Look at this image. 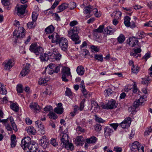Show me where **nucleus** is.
<instances>
[{
	"label": "nucleus",
	"mask_w": 152,
	"mask_h": 152,
	"mask_svg": "<svg viewBox=\"0 0 152 152\" xmlns=\"http://www.w3.org/2000/svg\"><path fill=\"white\" fill-rule=\"evenodd\" d=\"M21 146L23 149L27 148L31 152H36L38 148L37 143L31 142V139L29 137H25L22 140Z\"/></svg>",
	"instance_id": "obj_1"
},
{
	"label": "nucleus",
	"mask_w": 152,
	"mask_h": 152,
	"mask_svg": "<svg viewBox=\"0 0 152 152\" xmlns=\"http://www.w3.org/2000/svg\"><path fill=\"white\" fill-rule=\"evenodd\" d=\"M80 29L79 27L74 26L72 28H71L70 30L68 31V36L73 41L75 42V44H79L80 42L79 37L78 36Z\"/></svg>",
	"instance_id": "obj_2"
},
{
	"label": "nucleus",
	"mask_w": 152,
	"mask_h": 152,
	"mask_svg": "<svg viewBox=\"0 0 152 152\" xmlns=\"http://www.w3.org/2000/svg\"><path fill=\"white\" fill-rule=\"evenodd\" d=\"M29 50L36 55H40L43 52V49L41 47L37 46V44H33L30 46Z\"/></svg>",
	"instance_id": "obj_3"
},
{
	"label": "nucleus",
	"mask_w": 152,
	"mask_h": 152,
	"mask_svg": "<svg viewBox=\"0 0 152 152\" xmlns=\"http://www.w3.org/2000/svg\"><path fill=\"white\" fill-rule=\"evenodd\" d=\"M70 70V69L68 67H63L61 72L62 75L61 78L63 81L66 82L68 81L69 80L66 78L69 76H71Z\"/></svg>",
	"instance_id": "obj_4"
},
{
	"label": "nucleus",
	"mask_w": 152,
	"mask_h": 152,
	"mask_svg": "<svg viewBox=\"0 0 152 152\" xmlns=\"http://www.w3.org/2000/svg\"><path fill=\"white\" fill-rule=\"evenodd\" d=\"M61 50L64 51H66L67 50L68 45V42L67 39L64 37L60 38L59 42L58 43Z\"/></svg>",
	"instance_id": "obj_5"
},
{
	"label": "nucleus",
	"mask_w": 152,
	"mask_h": 152,
	"mask_svg": "<svg viewBox=\"0 0 152 152\" xmlns=\"http://www.w3.org/2000/svg\"><path fill=\"white\" fill-rule=\"evenodd\" d=\"M130 148L133 151H138L139 152H144V147L140 145L137 141H135L133 143Z\"/></svg>",
	"instance_id": "obj_6"
},
{
	"label": "nucleus",
	"mask_w": 152,
	"mask_h": 152,
	"mask_svg": "<svg viewBox=\"0 0 152 152\" xmlns=\"http://www.w3.org/2000/svg\"><path fill=\"white\" fill-rule=\"evenodd\" d=\"M117 104L115 101L113 99H111L108 103L102 105V107L104 109H112L115 108Z\"/></svg>",
	"instance_id": "obj_7"
},
{
	"label": "nucleus",
	"mask_w": 152,
	"mask_h": 152,
	"mask_svg": "<svg viewBox=\"0 0 152 152\" xmlns=\"http://www.w3.org/2000/svg\"><path fill=\"white\" fill-rule=\"evenodd\" d=\"M3 64L5 70L9 71L10 69L14 65V63L12 60L8 59L5 61L3 63Z\"/></svg>",
	"instance_id": "obj_8"
},
{
	"label": "nucleus",
	"mask_w": 152,
	"mask_h": 152,
	"mask_svg": "<svg viewBox=\"0 0 152 152\" xmlns=\"http://www.w3.org/2000/svg\"><path fill=\"white\" fill-rule=\"evenodd\" d=\"M61 144H63L62 146L67 148V145L69 144L68 136L66 133H61L60 134Z\"/></svg>",
	"instance_id": "obj_9"
},
{
	"label": "nucleus",
	"mask_w": 152,
	"mask_h": 152,
	"mask_svg": "<svg viewBox=\"0 0 152 152\" xmlns=\"http://www.w3.org/2000/svg\"><path fill=\"white\" fill-rule=\"evenodd\" d=\"M48 38L49 39H52L53 43H56V44L59 43L60 39L59 36L56 33H54L52 34L49 35Z\"/></svg>",
	"instance_id": "obj_10"
},
{
	"label": "nucleus",
	"mask_w": 152,
	"mask_h": 152,
	"mask_svg": "<svg viewBox=\"0 0 152 152\" xmlns=\"http://www.w3.org/2000/svg\"><path fill=\"white\" fill-rule=\"evenodd\" d=\"M39 143L41 146L44 149L46 148L49 145V142L46 137L45 136H43L42 137L39 141Z\"/></svg>",
	"instance_id": "obj_11"
},
{
	"label": "nucleus",
	"mask_w": 152,
	"mask_h": 152,
	"mask_svg": "<svg viewBox=\"0 0 152 152\" xmlns=\"http://www.w3.org/2000/svg\"><path fill=\"white\" fill-rule=\"evenodd\" d=\"M138 40L135 37H131L129 38L127 41V43L132 47H134L137 44Z\"/></svg>",
	"instance_id": "obj_12"
},
{
	"label": "nucleus",
	"mask_w": 152,
	"mask_h": 152,
	"mask_svg": "<svg viewBox=\"0 0 152 152\" xmlns=\"http://www.w3.org/2000/svg\"><path fill=\"white\" fill-rule=\"evenodd\" d=\"M131 122V118L129 117L125 119L122 122L120 125L123 128L129 127Z\"/></svg>",
	"instance_id": "obj_13"
},
{
	"label": "nucleus",
	"mask_w": 152,
	"mask_h": 152,
	"mask_svg": "<svg viewBox=\"0 0 152 152\" xmlns=\"http://www.w3.org/2000/svg\"><path fill=\"white\" fill-rule=\"evenodd\" d=\"M27 7L26 4L21 5L20 6L17 7V13L18 15H23L25 12L26 8Z\"/></svg>",
	"instance_id": "obj_14"
},
{
	"label": "nucleus",
	"mask_w": 152,
	"mask_h": 152,
	"mask_svg": "<svg viewBox=\"0 0 152 152\" xmlns=\"http://www.w3.org/2000/svg\"><path fill=\"white\" fill-rule=\"evenodd\" d=\"M104 136L106 138L110 136L113 132V130L111 127L107 126L104 129Z\"/></svg>",
	"instance_id": "obj_15"
},
{
	"label": "nucleus",
	"mask_w": 152,
	"mask_h": 152,
	"mask_svg": "<svg viewBox=\"0 0 152 152\" xmlns=\"http://www.w3.org/2000/svg\"><path fill=\"white\" fill-rule=\"evenodd\" d=\"M141 51V49L140 48L133 49L130 52V55L133 56L135 58H137L138 56H140V55L139 53Z\"/></svg>",
	"instance_id": "obj_16"
},
{
	"label": "nucleus",
	"mask_w": 152,
	"mask_h": 152,
	"mask_svg": "<svg viewBox=\"0 0 152 152\" xmlns=\"http://www.w3.org/2000/svg\"><path fill=\"white\" fill-rule=\"evenodd\" d=\"M30 65L29 64H27L20 72V75L22 76H24L27 75L30 71Z\"/></svg>",
	"instance_id": "obj_17"
},
{
	"label": "nucleus",
	"mask_w": 152,
	"mask_h": 152,
	"mask_svg": "<svg viewBox=\"0 0 152 152\" xmlns=\"http://www.w3.org/2000/svg\"><path fill=\"white\" fill-rule=\"evenodd\" d=\"M35 123L36 126L39 129V131H40L41 134H45V130L43 124L40 121H36Z\"/></svg>",
	"instance_id": "obj_18"
},
{
	"label": "nucleus",
	"mask_w": 152,
	"mask_h": 152,
	"mask_svg": "<svg viewBox=\"0 0 152 152\" xmlns=\"http://www.w3.org/2000/svg\"><path fill=\"white\" fill-rule=\"evenodd\" d=\"M25 30L23 27H20L18 28L17 31L18 35L17 37L18 38H23L25 36Z\"/></svg>",
	"instance_id": "obj_19"
},
{
	"label": "nucleus",
	"mask_w": 152,
	"mask_h": 152,
	"mask_svg": "<svg viewBox=\"0 0 152 152\" xmlns=\"http://www.w3.org/2000/svg\"><path fill=\"white\" fill-rule=\"evenodd\" d=\"M62 104L61 103H59L57 107L54 109V111L57 114H61L63 112L64 109L62 106Z\"/></svg>",
	"instance_id": "obj_20"
},
{
	"label": "nucleus",
	"mask_w": 152,
	"mask_h": 152,
	"mask_svg": "<svg viewBox=\"0 0 152 152\" xmlns=\"http://www.w3.org/2000/svg\"><path fill=\"white\" fill-rule=\"evenodd\" d=\"M91 109L94 108L93 110L94 112L96 113L99 110L100 107L96 102L94 101H92L91 102Z\"/></svg>",
	"instance_id": "obj_21"
},
{
	"label": "nucleus",
	"mask_w": 152,
	"mask_h": 152,
	"mask_svg": "<svg viewBox=\"0 0 152 152\" xmlns=\"http://www.w3.org/2000/svg\"><path fill=\"white\" fill-rule=\"evenodd\" d=\"M57 51V50L56 48H54L52 50H49L47 52L46 54L48 56V59L49 58L53 59V57L54 56L55 53H56V52Z\"/></svg>",
	"instance_id": "obj_22"
},
{
	"label": "nucleus",
	"mask_w": 152,
	"mask_h": 152,
	"mask_svg": "<svg viewBox=\"0 0 152 152\" xmlns=\"http://www.w3.org/2000/svg\"><path fill=\"white\" fill-rule=\"evenodd\" d=\"M97 140V138L94 136H92L86 140V142L88 144H94Z\"/></svg>",
	"instance_id": "obj_23"
},
{
	"label": "nucleus",
	"mask_w": 152,
	"mask_h": 152,
	"mask_svg": "<svg viewBox=\"0 0 152 152\" xmlns=\"http://www.w3.org/2000/svg\"><path fill=\"white\" fill-rule=\"evenodd\" d=\"M83 12L85 14H87L90 13L94 10V8L92 6L89 5L86 6L83 9Z\"/></svg>",
	"instance_id": "obj_24"
},
{
	"label": "nucleus",
	"mask_w": 152,
	"mask_h": 152,
	"mask_svg": "<svg viewBox=\"0 0 152 152\" xmlns=\"http://www.w3.org/2000/svg\"><path fill=\"white\" fill-rule=\"evenodd\" d=\"M121 15V11L119 10L114 11L111 14V16L114 18L119 19Z\"/></svg>",
	"instance_id": "obj_25"
},
{
	"label": "nucleus",
	"mask_w": 152,
	"mask_h": 152,
	"mask_svg": "<svg viewBox=\"0 0 152 152\" xmlns=\"http://www.w3.org/2000/svg\"><path fill=\"white\" fill-rule=\"evenodd\" d=\"M68 7V4L66 3H63L58 6L57 8V12L59 13L66 9Z\"/></svg>",
	"instance_id": "obj_26"
},
{
	"label": "nucleus",
	"mask_w": 152,
	"mask_h": 152,
	"mask_svg": "<svg viewBox=\"0 0 152 152\" xmlns=\"http://www.w3.org/2000/svg\"><path fill=\"white\" fill-rule=\"evenodd\" d=\"M29 107L31 110L35 111H39L40 109V107L36 103H31Z\"/></svg>",
	"instance_id": "obj_27"
},
{
	"label": "nucleus",
	"mask_w": 152,
	"mask_h": 152,
	"mask_svg": "<svg viewBox=\"0 0 152 152\" xmlns=\"http://www.w3.org/2000/svg\"><path fill=\"white\" fill-rule=\"evenodd\" d=\"M116 30L115 28H113L110 26H107L105 29V31L107 34H113L114 32Z\"/></svg>",
	"instance_id": "obj_28"
},
{
	"label": "nucleus",
	"mask_w": 152,
	"mask_h": 152,
	"mask_svg": "<svg viewBox=\"0 0 152 152\" xmlns=\"http://www.w3.org/2000/svg\"><path fill=\"white\" fill-rule=\"evenodd\" d=\"M27 132L30 134H35L36 133V130L34 128L31 126H29L26 129Z\"/></svg>",
	"instance_id": "obj_29"
},
{
	"label": "nucleus",
	"mask_w": 152,
	"mask_h": 152,
	"mask_svg": "<svg viewBox=\"0 0 152 152\" xmlns=\"http://www.w3.org/2000/svg\"><path fill=\"white\" fill-rule=\"evenodd\" d=\"M54 64H50L47 67L46 69L49 70L48 73L50 75H52L54 73H55L54 69Z\"/></svg>",
	"instance_id": "obj_30"
},
{
	"label": "nucleus",
	"mask_w": 152,
	"mask_h": 152,
	"mask_svg": "<svg viewBox=\"0 0 152 152\" xmlns=\"http://www.w3.org/2000/svg\"><path fill=\"white\" fill-rule=\"evenodd\" d=\"M1 1L3 5L7 7V10H9L11 7L10 3L9 0H1Z\"/></svg>",
	"instance_id": "obj_31"
},
{
	"label": "nucleus",
	"mask_w": 152,
	"mask_h": 152,
	"mask_svg": "<svg viewBox=\"0 0 152 152\" xmlns=\"http://www.w3.org/2000/svg\"><path fill=\"white\" fill-rule=\"evenodd\" d=\"M80 87L81 88V90L82 91L84 96L85 97H86V95L87 94V92L85 88L84 83L83 80L81 81L80 83Z\"/></svg>",
	"instance_id": "obj_32"
},
{
	"label": "nucleus",
	"mask_w": 152,
	"mask_h": 152,
	"mask_svg": "<svg viewBox=\"0 0 152 152\" xmlns=\"http://www.w3.org/2000/svg\"><path fill=\"white\" fill-rule=\"evenodd\" d=\"M10 121L11 123V125L12 126L13 129L15 131L17 132L18 131V129L17 128L16 125L15 124L13 118L12 117H10Z\"/></svg>",
	"instance_id": "obj_33"
},
{
	"label": "nucleus",
	"mask_w": 152,
	"mask_h": 152,
	"mask_svg": "<svg viewBox=\"0 0 152 152\" xmlns=\"http://www.w3.org/2000/svg\"><path fill=\"white\" fill-rule=\"evenodd\" d=\"M136 38L137 39H140L144 38L145 36V33L142 31H139L136 34Z\"/></svg>",
	"instance_id": "obj_34"
},
{
	"label": "nucleus",
	"mask_w": 152,
	"mask_h": 152,
	"mask_svg": "<svg viewBox=\"0 0 152 152\" xmlns=\"http://www.w3.org/2000/svg\"><path fill=\"white\" fill-rule=\"evenodd\" d=\"M76 71L79 75H82L84 74L85 70L83 66H79L77 67Z\"/></svg>",
	"instance_id": "obj_35"
},
{
	"label": "nucleus",
	"mask_w": 152,
	"mask_h": 152,
	"mask_svg": "<svg viewBox=\"0 0 152 152\" xmlns=\"http://www.w3.org/2000/svg\"><path fill=\"white\" fill-rule=\"evenodd\" d=\"M54 30V27L53 26L51 25L45 29V32L47 34H49L52 33Z\"/></svg>",
	"instance_id": "obj_36"
},
{
	"label": "nucleus",
	"mask_w": 152,
	"mask_h": 152,
	"mask_svg": "<svg viewBox=\"0 0 152 152\" xmlns=\"http://www.w3.org/2000/svg\"><path fill=\"white\" fill-rule=\"evenodd\" d=\"M85 102V99H83L81 102L80 107H78L76 105L75 106L76 107L78 111L79 110L81 111L83 110L84 107V104Z\"/></svg>",
	"instance_id": "obj_37"
},
{
	"label": "nucleus",
	"mask_w": 152,
	"mask_h": 152,
	"mask_svg": "<svg viewBox=\"0 0 152 152\" xmlns=\"http://www.w3.org/2000/svg\"><path fill=\"white\" fill-rule=\"evenodd\" d=\"M130 20V18L128 16H126L124 18V23L126 26L129 27L131 26Z\"/></svg>",
	"instance_id": "obj_38"
},
{
	"label": "nucleus",
	"mask_w": 152,
	"mask_h": 152,
	"mask_svg": "<svg viewBox=\"0 0 152 152\" xmlns=\"http://www.w3.org/2000/svg\"><path fill=\"white\" fill-rule=\"evenodd\" d=\"M83 138L82 136L77 137L76 138V142L78 145H82L83 144Z\"/></svg>",
	"instance_id": "obj_39"
},
{
	"label": "nucleus",
	"mask_w": 152,
	"mask_h": 152,
	"mask_svg": "<svg viewBox=\"0 0 152 152\" xmlns=\"http://www.w3.org/2000/svg\"><path fill=\"white\" fill-rule=\"evenodd\" d=\"M125 40V37L122 34H121L117 38L118 42L120 43H123L124 41Z\"/></svg>",
	"instance_id": "obj_40"
},
{
	"label": "nucleus",
	"mask_w": 152,
	"mask_h": 152,
	"mask_svg": "<svg viewBox=\"0 0 152 152\" xmlns=\"http://www.w3.org/2000/svg\"><path fill=\"white\" fill-rule=\"evenodd\" d=\"M39 58L41 61H48L49 59L47 55L45 53L42 55L41 54Z\"/></svg>",
	"instance_id": "obj_41"
},
{
	"label": "nucleus",
	"mask_w": 152,
	"mask_h": 152,
	"mask_svg": "<svg viewBox=\"0 0 152 152\" xmlns=\"http://www.w3.org/2000/svg\"><path fill=\"white\" fill-rule=\"evenodd\" d=\"M4 113L2 110H0V122L3 123H6L8 120V118L6 119L1 120V118H3Z\"/></svg>",
	"instance_id": "obj_42"
},
{
	"label": "nucleus",
	"mask_w": 152,
	"mask_h": 152,
	"mask_svg": "<svg viewBox=\"0 0 152 152\" xmlns=\"http://www.w3.org/2000/svg\"><path fill=\"white\" fill-rule=\"evenodd\" d=\"M10 107L12 110L16 112L18 111L19 110L18 107L15 103H13L11 104Z\"/></svg>",
	"instance_id": "obj_43"
},
{
	"label": "nucleus",
	"mask_w": 152,
	"mask_h": 152,
	"mask_svg": "<svg viewBox=\"0 0 152 152\" xmlns=\"http://www.w3.org/2000/svg\"><path fill=\"white\" fill-rule=\"evenodd\" d=\"M104 28V25H103L100 26L99 28L96 29L94 30L95 32L97 33H102L103 31V30Z\"/></svg>",
	"instance_id": "obj_44"
},
{
	"label": "nucleus",
	"mask_w": 152,
	"mask_h": 152,
	"mask_svg": "<svg viewBox=\"0 0 152 152\" xmlns=\"http://www.w3.org/2000/svg\"><path fill=\"white\" fill-rule=\"evenodd\" d=\"M57 52H56V53H55L53 59H55L56 61H59L60 60L61 58V55L59 53H57Z\"/></svg>",
	"instance_id": "obj_45"
},
{
	"label": "nucleus",
	"mask_w": 152,
	"mask_h": 152,
	"mask_svg": "<svg viewBox=\"0 0 152 152\" xmlns=\"http://www.w3.org/2000/svg\"><path fill=\"white\" fill-rule=\"evenodd\" d=\"M139 67L137 66L135 67L134 65H133L132 68V71L134 73L136 74L139 71Z\"/></svg>",
	"instance_id": "obj_46"
},
{
	"label": "nucleus",
	"mask_w": 152,
	"mask_h": 152,
	"mask_svg": "<svg viewBox=\"0 0 152 152\" xmlns=\"http://www.w3.org/2000/svg\"><path fill=\"white\" fill-rule=\"evenodd\" d=\"M104 94L106 96H111L113 93L112 90L110 89L105 90L104 91Z\"/></svg>",
	"instance_id": "obj_47"
},
{
	"label": "nucleus",
	"mask_w": 152,
	"mask_h": 152,
	"mask_svg": "<svg viewBox=\"0 0 152 152\" xmlns=\"http://www.w3.org/2000/svg\"><path fill=\"white\" fill-rule=\"evenodd\" d=\"M35 21H32V22H29L27 24L28 27L29 28H34L35 26Z\"/></svg>",
	"instance_id": "obj_48"
},
{
	"label": "nucleus",
	"mask_w": 152,
	"mask_h": 152,
	"mask_svg": "<svg viewBox=\"0 0 152 152\" xmlns=\"http://www.w3.org/2000/svg\"><path fill=\"white\" fill-rule=\"evenodd\" d=\"M48 80L45 78H41L39 81V84L40 85H44L47 83Z\"/></svg>",
	"instance_id": "obj_49"
},
{
	"label": "nucleus",
	"mask_w": 152,
	"mask_h": 152,
	"mask_svg": "<svg viewBox=\"0 0 152 152\" xmlns=\"http://www.w3.org/2000/svg\"><path fill=\"white\" fill-rule=\"evenodd\" d=\"M38 14L35 12H32V21H36L38 17Z\"/></svg>",
	"instance_id": "obj_50"
},
{
	"label": "nucleus",
	"mask_w": 152,
	"mask_h": 152,
	"mask_svg": "<svg viewBox=\"0 0 152 152\" xmlns=\"http://www.w3.org/2000/svg\"><path fill=\"white\" fill-rule=\"evenodd\" d=\"M48 115L50 118L53 119H55L57 118L56 115L53 112H50Z\"/></svg>",
	"instance_id": "obj_51"
},
{
	"label": "nucleus",
	"mask_w": 152,
	"mask_h": 152,
	"mask_svg": "<svg viewBox=\"0 0 152 152\" xmlns=\"http://www.w3.org/2000/svg\"><path fill=\"white\" fill-rule=\"evenodd\" d=\"M17 90L18 93H20L23 92L22 86L21 84H19L17 85Z\"/></svg>",
	"instance_id": "obj_52"
},
{
	"label": "nucleus",
	"mask_w": 152,
	"mask_h": 152,
	"mask_svg": "<svg viewBox=\"0 0 152 152\" xmlns=\"http://www.w3.org/2000/svg\"><path fill=\"white\" fill-rule=\"evenodd\" d=\"M54 69L55 73H58L60 71L61 66L60 65H56L54 64Z\"/></svg>",
	"instance_id": "obj_53"
},
{
	"label": "nucleus",
	"mask_w": 152,
	"mask_h": 152,
	"mask_svg": "<svg viewBox=\"0 0 152 152\" xmlns=\"http://www.w3.org/2000/svg\"><path fill=\"white\" fill-rule=\"evenodd\" d=\"M95 118L96 121L99 123H103L104 121V120L98 117L97 115H95Z\"/></svg>",
	"instance_id": "obj_54"
},
{
	"label": "nucleus",
	"mask_w": 152,
	"mask_h": 152,
	"mask_svg": "<svg viewBox=\"0 0 152 152\" xmlns=\"http://www.w3.org/2000/svg\"><path fill=\"white\" fill-rule=\"evenodd\" d=\"M140 101L139 99H136L134 102L133 106L135 107H138L140 104Z\"/></svg>",
	"instance_id": "obj_55"
},
{
	"label": "nucleus",
	"mask_w": 152,
	"mask_h": 152,
	"mask_svg": "<svg viewBox=\"0 0 152 152\" xmlns=\"http://www.w3.org/2000/svg\"><path fill=\"white\" fill-rule=\"evenodd\" d=\"M152 132V127H150L147 129L144 132V135L145 136H148Z\"/></svg>",
	"instance_id": "obj_56"
},
{
	"label": "nucleus",
	"mask_w": 152,
	"mask_h": 152,
	"mask_svg": "<svg viewBox=\"0 0 152 152\" xmlns=\"http://www.w3.org/2000/svg\"><path fill=\"white\" fill-rule=\"evenodd\" d=\"M95 58L98 61H102L103 60V58L102 55H96L94 56Z\"/></svg>",
	"instance_id": "obj_57"
},
{
	"label": "nucleus",
	"mask_w": 152,
	"mask_h": 152,
	"mask_svg": "<svg viewBox=\"0 0 152 152\" xmlns=\"http://www.w3.org/2000/svg\"><path fill=\"white\" fill-rule=\"evenodd\" d=\"M77 113H78V110L75 106L73 112H71L70 115L71 116L73 117Z\"/></svg>",
	"instance_id": "obj_58"
},
{
	"label": "nucleus",
	"mask_w": 152,
	"mask_h": 152,
	"mask_svg": "<svg viewBox=\"0 0 152 152\" xmlns=\"http://www.w3.org/2000/svg\"><path fill=\"white\" fill-rule=\"evenodd\" d=\"M50 143L54 146H56L58 145L55 139H52L50 140Z\"/></svg>",
	"instance_id": "obj_59"
},
{
	"label": "nucleus",
	"mask_w": 152,
	"mask_h": 152,
	"mask_svg": "<svg viewBox=\"0 0 152 152\" xmlns=\"http://www.w3.org/2000/svg\"><path fill=\"white\" fill-rule=\"evenodd\" d=\"M122 149L121 148L118 147L117 146L115 147L114 148L113 151L115 152H121Z\"/></svg>",
	"instance_id": "obj_60"
},
{
	"label": "nucleus",
	"mask_w": 152,
	"mask_h": 152,
	"mask_svg": "<svg viewBox=\"0 0 152 152\" xmlns=\"http://www.w3.org/2000/svg\"><path fill=\"white\" fill-rule=\"evenodd\" d=\"M110 127H111L112 129L113 128L115 130L118 125L117 123H113L110 124Z\"/></svg>",
	"instance_id": "obj_61"
},
{
	"label": "nucleus",
	"mask_w": 152,
	"mask_h": 152,
	"mask_svg": "<svg viewBox=\"0 0 152 152\" xmlns=\"http://www.w3.org/2000/svg\"><path fill=\"white\" fill-rule=\"evenodd\" d=\"M7 91L5 89L4 86L2 87L0 89V94H7Z\"/></svg>",
	"instance_id": "obj_62"
},
{
	"label": "nucleus",
	"mask_w": 152,
	"mask_h": 152,
	"mask_svg": "<svg viewBox=\"0 0 152 152\" xmlns=\"http://www.w3.org/2000/svg\"><path fill=\"white\" fill-rule=\"evenodd\" d=\"M76 131L78 133H80L83 132L84 129L81 127L78 126L76 129Z\"/></svg>",
	"instance_id": "obj_63"
},
{
	"label": "nucleus",
	"mask_w": 152,
	"mask_h": 152,
	"mask_svg": "<svg viewBox=\"0 0 152 152\" xmlns=\"http://www.w3.org/2000/svg\"><path fill=\"white\" fill-rule=\"evenodd\" d=\"M150 52H148L143 57V58L145 59L146 60H147L150 57Z\"/></svg>",
	"instance_id": "obj_64"
}]
</instances>
